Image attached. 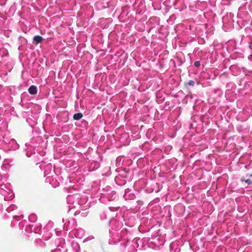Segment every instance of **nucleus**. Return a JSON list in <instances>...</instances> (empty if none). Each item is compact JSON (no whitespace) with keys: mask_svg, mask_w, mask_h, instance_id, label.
Here are the masks:
<instances>
[{"mask_svg":"<svg viewBox=\"0 0 252 252\" xmlns=\"http://www.w3.org/2000/svg\"><path fill=\"white\" fill-rule=\"evenodd\" d=\"M28 91L31 94H37V88L35 86L32 85L30 87Z\"/></svg>","mask_w":252,"mask_h":252,"instance_id":"f257e3e1","label":"nucleus"},{"mask_svg":"<svg viewBox=\"0 0 252 252\" xmlns=\"http://www.w3.org/2000/svg\"><path fill=\"white\" fill-rule=\"evenodd\" d=\"M43 39V38H42V37H41L40 35H35L34 36L33 38V42L36 44L41 43Z\"/></svg>","mask_w":252,"mask_h":252,"instance_id":"f03ea898","label":"nucleus"},{"mask_svg":"<svg viewBox=\"0 0 252 252\" xmlns=\"http://www.w3.org/2000/svg\"><path fill=\"white\" fill-rule=\"evenodd\" d=\"M83 117V114L81 113H78L75 114L73 116V119L74 120H79Z\"/></svg>","mask_w":252,"mask_h":252,"instance_id":"7ed1b4c3","label":"nucleus"},{"mask_svg":"<svg viewBox=\"0 0 252 252\" xmlns=\"http://www.w3.org/2000/svg\"><path fill=\"white\" fill-rule=\"evenodd\" d=\"M241 181L242 182L245 181V183H247L248 185L252 184V181L250 179H247V180L241 179Z\"/></svg>","mask_w":252,"mask_h":252,"instance_id":"20e7f679","label":"nucleus"},{"mask_svg":"<svg viewBox=\"0 0 252 252\" xmlns=\"http://www.w3.org/2000/svg\"><path fill=\"white\" fill-rule=\"evenodd\" d=\"M194 84L195 82L193 80H189L188 83V85L192 86H193L194 85Z\"/></svg>","mask_w":252,"mask_h":252,"instance_id":"39448f33","label":"nucleus"},{"mask_svg":"<svg viewBox=\"0 0 252 252\" xmlns=\"http://www.w3.org/2000/svg\"><path fill=\"white\" fill-rule=\"evenodd\" d=\"M194 65L195 67H198L200 65V62H199V61L195 62L194 63Z\"/></svg>","mask_w":252,"mask_h":252,"instance_id":"423d86ee","label":"nucleus"},{"mask_svg":"<svg viewBox=\"0 0 252 252\" xmlns=\"http://www.w3.org/2000/svg\"><path fill=\"white\" fill-rule=\"evenodd\" d=\"M249 176H250V177H252V174H251L249 175Z\"/></svg>","mask_w":252,"mask_h":252,"instance_id":"0eeeda50","label":"nucleus"}]
</instances>
